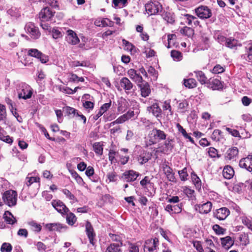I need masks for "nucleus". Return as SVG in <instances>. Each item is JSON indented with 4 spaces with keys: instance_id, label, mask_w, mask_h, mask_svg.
<instances>
[{
    "instance_id": "1",
    "label": "nucleus",
    "mask_w": 252,
    "mask_h": 252,
    "mask_svg": "<svg viewBox=\"0 0 252 252\" xmlns=\"http://www.w3.org/2000/svg\"><path fill=\"white\" fill-rule=\"evenodd\" d=\"M166 134L165 133L157 128H154L149 131L148 138L149 139V145H151L156 144L161 140H165Z\"/></svg>"
},
{
    "instance_id": "2",
    "label": "nucleus",
    "mask_w": 252,
    "mask_h": 252,
    "mask_svg": "<svg viewBox=\"0 0 252 252\" xmlns=\"http://www.w3.org/2000/svg\"><path fill=\"white\" fill-rule=\"evenodd\" d=\"M19 98L29 99L32 94V89L31 86L25 83H21L17 89Z\"/></svg>"
},
{
    "instance_id": "3",
    "label": "nucleus",
    "mask_w": 252,
    "mask_h": 252,
    "mask_svg": "<svg viewBox=\"0 0 252 252\" xmlns=\"http://www.w3.org/2000/svg\"><path fill=\"white\" fill-rule=\"evenodd\" d=\"M2 198L5 204L9 207L14 206L17 203V193L13 190H8L3 193Z\"/></svg>"
},
{
    "instance_id": "4",
    "label": "nucleus",
    "mask_w": 252,
    "mask_h": 252,
    "mask_svg": "<svg viewBox=\"0 0 252 252\" xmlns=\"http://www.w3.org/2000/svg\"><path fill=\"white\" fill-rule=\"evenodd\" d=\"M145 8L149 15H153L161 11L162 5L157 0L150 1L145 4Z\"/></svg>"
},
{
    "instance_id": "5",
    "label": "nucleus",
    "mask_w": 252,
    "mask_h": 252,
    "mask_svg": "<svg viewBox=\"0 0 252 252\" xmlns=\"http://www.w3.org/2000/svg\"><path fill=\"white\" fill-rule=\"evenodd\" d=\"M25 30L33 39H38L40 36L38 27H36L33 23H27L25 25Z\"/></svg>"
},
{
    "instance_id": "6",
    "label": "nucleus",
    "mask_w": 252,
    "mask_h": 252,
    "mask_svg": "<svg viewBox=\"0 0 252 252\" xmlns=\"http://www.w3.org/2000/svg\"><path fill=\"white\" fill-rule=\"evenodd\" d=\"M55 12L50 8L45 7L39 13V17L42 22L48 21L54 15Z\"/></svg>"
},
{
    "instance_id": "7",
    "label": "nucleus",
    "mask_w": 252,
    "mask_h": 252,
    "mask_svg": "<svg viewBox=\"0 0 252 252\" xmlns=\"http://www.w3.org/2000/svg\"><path fill=\"white\" fill-rule=\"evenodd\" d=\"M197 16L201 19H207L212 16L211 10L206 6H201L195 9Z\"/></svg>"
},
{
    "instance_id": "8",
    "label": "nucleus",
    "mask_w": 252,
    "mask_h": 252,
    "mask_svg": "<svg viewBox=\"0 0 252 252\" xmlns=\"http://www.w3.org/2000/svg\"><path fill=\"white\" fill-rule=\"evenodd\" d=\"M158 245V238L148 239L145 241L144 246V252H153L156 250Z\"/></svg>"
},
{
    "instance_id": "9",
    "label": "nucleus",
    "mask_w": 252,
    "mask_h": 252,
    "mask_svg": "<svg viewBox=\"0 0 252 252\" xmlns=\"http://www.w3.org/2000/svg\"><path fill=\"white\" fill-rule=\"evenodd\" d=\"M230 214L229 209L226 207H222L217 209L213 213L214 217L220 220H224Z\"/></svg>"
},
{
    "instance_id": "10",
    "label": "nucleus",
    "mask_w": 252,
    "mask_h": 252,
    "mask_svg": "<svg viewBox=\"0 0 252 252\" xmlns=\"http://www.w3.org/2000/svg\"><path fill=\"white\" fill-rule=\"evenodd\" d=\"M139 173L133 170L125 171L122 175L121 179L126 182L135 181L139 176Z\"/></svg>"
},
{
    "instance_id": "11",
    "label": "nucleus",
    "mask_w": 252,
    "mask_h": 252,
    "mask_svg": "<svg viewBox=\"0 0 252 252\" xmlns=\"http://www.w3.org/2000/svg\"><path fill=\"white\" fill-rule=\"evenodd\" d=\"M65 40L69 44L72 45H76L80 42V39L77 34L71 30L67 31Z\"/></svg>"
},
{
    "instance_id": "12",
    "label": "nucleus",
    "mask_w": 252,
    "mask_h": 252,
    "mask_svg": "<svg viewBox=\"0 0 252 252\" xmlns=\"http://www.w3.org/2000/svg\"><path fill=\"white\" fill-rule=\"evenodd\" d=\"M51 203L52 206L62 215H64L69 212L68 208L60 200H53Z\"/></svg>"
},
{
    "instance_id": "13",
    "label": "nucleus",
    "mask_w": 252,
    "mask_h": 252,
    "mask_svg": "<svg viewBox=\"0 0 252 252\" xmlns=\"http://www.w3.org/2000/svg\"><path fill=\"white\" fill-rule=\"evenodd\" d=\"M239 165L251 172L252 171V155H249L247 157L241 159L239 161Z\"/></svg>"
},
{
    "instance_id": "14",
    "label": "nucleus",
    "mask_w": 252,
    "mask_h": 252,
    "mask_svg": "<svg viewBox=\"0 0 252 252\" xmlns=\"http://www.w3.org/2000/svg\"><path fill=\"white\" fill-rule=\"evenodd\" d=\"M127 74L129 78L137 85L143 82L142 77L137 73L134 69H130L127 71Z\"/></svg>"
},
{
    "instance_id": "15",
    "label": "nucleus",
    "mask_w": 252,
    "mask_h": 252,
    "mask_svg": "<svg viewBox=\"0 0 252 252\" xmlns=\"http://www.w3.org/2000/svg\"><path fill=\"white\" fill-rule=\"evenodd\" d=\"M86 231L90 243L93 246L94 245L95 243L94 240L95 234L90 222L88 221L86 224Z\"/></svg>"
},
{
    "instance_id": "16",
    "label": "nucleus",
    "mask_w": 252,
    "mask_h": 252,
    "mask_svg": "<svg viewBox=\"0 0 252 252\" xmlns=\"http://www.w3.org/2000/svg\"><path fill=\"white\" fill-rule=\"evenodd\" d=\"M121 86L125 90L126 93L128 94L132 88L133 84L126 77H123L120 80Z\"/></svg>"
},
{
    "instance_id": "17",
    "label": "nucleus",
    "mask_w": 252,
    "mask_h": 252,
    "mask_svg": "<svg viewBox=\"0 0 252 252\" xmlns=\"http://www.w3.org/2000/svg\"><path fill=\"white\" fill-rule=\"evenodd\" d=\"M212 207V204L211 202L208 201L203 204L198 205L196 210H198L200 213L207 214L211 211Z\"/></svg>"
},
{
    "instance_id": "18",
    "label": "nucleus",
    "mask_w": 252,
    "mask_h": 252,
    "mask_svg": "<svg viewBox=\"0 0 252 252\" xmlns=\"http://www.w3.org/2000/svg\"><path fill=\"white\" fill-rule=\"evenodd\" d=\"M246 53L242 55V58L252 63V42L249 43L245 47Z\"/></svg>"
},
{
    "instance_id": "19",
    "label": "nucleus",
    "mask_w": 252,
    "mask_h": 252,
    "mask_svg": "<svg viewBox=\"0 0 252 252\" xmlns=\"http://www.w3.org/2000/svg\"><path fill=\"white\" fill-rule=\"evenodd\" d=\"M137 86L140 89L142 96L146 97L149 96L151 93V89L148 83L146 82L144 84L139 83Z\"/></svg>"
},
{
    "instance_id": "20",
    "label": "nucleus",
    "mask_w": 252,
    "mask_h": 252,
    "mask_svg": "<svg viewBox=\"0 0 252 252\" xmlns=\"http://www.w3.org/2000/svg\"><path fill=\"white\" fill-rule=\"evenodd\" d=\"M163 171L169 181L172 182H176V178L172 168L169 166L165 165L163 167Z\"/></svg>"
},
{
    "instance_id": "21",
    "label": "nucleus",
    "mask_w": 252,
    "mask_h": 252,
    "mask_svg": "<svg viewBox=\"0 0 252 252\" xmlns=\"http://www.w3.org/2000/svg\"><path fill=\"white\" fill-rule=\"evenodd\" d=\"M238 154V150L236 147H233L229 149L225 154V159L226 160H235V158Z\"/></svg>"
},
{
    "instance_id": "22",
    "label": "nucleus",
    "mask_w": 252,
    "mask_h": 252,
    "mask_svg": "<svg viewBox=\"0 0 252 252\" xmlns=\"http://www.w3.org/2000/svg\"><path fill=\"white\" fill-rule=\"evenodd\" d=\"M122 245V242L112 243L107 248L105 252H123Z\"/></svg>"
},
{
    "instance_id": "23",
    "label": "nucleus",
    "mask_w": 252,
    "mask_h": 252,
    "mask_svg": "<svg viewBox=\"0 0 252 252\" xmlns=\"http://www.w3.org/2000/svg\"><path fill=\"white\" fill-rule=\"evenodd\" d=\"M45 226L49 231H61L62 229H65L67 228L66 226L57 223H47Z\"/></svg>"
},
{
    "instance_id": "24",
    "label": "nucleus",
    "mask_w": 252,
    "mask_h": 252,
    "mask_svg": "<svg viewBox=\"0 0 252 252\" xmlns=\"http://www.w3.org/2000/svg\"><path fill=\"white\" fill-rule=\"evenodd\" d=\"M147 110L149 113H152L153 115L157 117H158L161 114V109L157 103H154L151 106L147 107Z\"/></svg>"
},
{
    "instance_id": "25",
    "label": "nucleus",
    "mask_w": 252,
    "mask_h": 252,
    "mask_svg": "<svg viewBox=\"0 0 252 252\" xmlns=\"http://www.w3.org/2000/svg\"><path fill=\"white\" fill-rule=\"evenodd\" d=\"M222 174L224 178L230 179L234 175V171L232 167L227 165L224 167L222 171Z\"/></svg>"
},
{
    "instance_id": "26",
    "label": "nucleus",
    "mask_w": 252,
    "mask_h": 252,
    "mask_svg": "<svg viewBox=\"0 0 252 252\" xmlns=\"http://www.w3.org/2000/svg\"><path fill=\"white\" fill-rule=\"evenodd\" d=\"M220 241L222 246L226 249H229L234 244V241L229 236L220 238Z\"/></svg>"
},
{
    "instance_id": "27",
    "label": "nucleus",
    "mask_w": 252,
    "mask_h": 252,
    "mask_svg": "<svg viewBox=\"0 0 252 252\" xmlns=\"http://www.w3.org/2000/svg\"><path fill=\"white\" fill-rule=\"evenodd\" d=\"M180 32L183 35L188 37H192L194 34V30L190 27L185 26L180 30Z\"/></svg>"
},
{
    "instance_id": "28",
    "label": "nucleus",
    "mask_w": 252,
    "mask_h": 252,
    "mask_svg": "<svg viewBox=\"0 0 252 252\" xmlns=\"http://www.w3.org/2000/svg\"><path fill=\"white\" fill-rule=\"evenodd\" d=\"M4 220L8 224H13L16 222V219L9 211H6L3 215Z\"/></svg>"
},
{
    "instance_id": "29",
    "label": "nucleus",
    "mask_w": 252,
    "mask_h": 252,
    "mask_svg": "<svg viewBox=\"0 0 252 252\" xmlns=\"http://www.w3.org/2000/svg\"><path fill=\"white\" fill-rule=\"evenodd\" d=\"M242 223L252 231V218L243 216L240 218Z\"/></svg>"
},
{
    "instance_id": "30",
    "label": "nucleus",
    "mask_w": 252,
    "mask_h": 252,
    "mask_svg": "<svg viewBox=\"0 0 252 252\" xmlns=\"http://www.w3.org/2000/svg\"><path fill=\"white\" fill-rule=\"evenodd\" d=\"M195 76L201 84H204L207 82V78L202 71H195Z\"/></svg>"
},
{
    "instance_id": "31",
    "label": "nucleus",
    "mask_w": 252,
    "mask_h": 252,
    "mask_svg": "<svg viewBox=\"0 0 252 252\" xmlns=\"http://www.w3.org/2000/svg\"><path fill=\"white\" fill-rule=\"evenodd\" d=\"M93 149L95 153L98 155L101 156L103 154V144L101 142H95L93 144Z\"/></svg>"
},
{
    "instance_id": "32",
    "label": "nucleus",
    "mask_w": 252,
    "mask_h": 252,
    "mask_svg": "<svg viewBox=\"0 0 252 252\" xmlns=\"http://www.w3.org/2000/svg\"><path fill=\"white\" fill-rule=\"evenodd\" d=\"M184 84L186 87L190 89L195 88L197 85V82L196 80L193 78L188 79H185L184 80Z\"/></svg>"
},
{
    "instance_id": "33",
    "label": "nucleus",
    "mask_w": 252,
    "mask_h": 252,
    "mask_svg": "<svg viewBox=\"0 0 252 252\" xmlns=\"http://www.w3.org/2000/svg\"><path fill=\"white\" fill-rule=\"evenodd\" d=\"M64 215H66V219L67 223L71 225H73L76 221V218L74 214L71 212H67L65 213Z\"/></svg>"
},
{
    "instance_id": "34",
    "label": "nucleus",
    "mask_w": 252,
    "mask_h": 252,
    "mask_svg": "<svg viewBox=\"0 0 252 252\" xmlns=\"http://www.w3.org/2000/svg\"><path fill=\"white\" fill-rule=\"evenodd\" d=\"M122 42L124 46L125 50L130 52L131 53L135 52V48L131 43L124 39L122 40Z\"/></svg>"
},
{
    "instance_id": "35",
    "label": "nucleus",
    "mask_w": 252,
    "mask_h": 252,
    "mask_svg": "<svg viewBox=\"0 0 252 252\" xmlns=\"http://www.w3.org/2000/svg\"><path fill=\"white\" fill-rule=\"evenodd\" d=\"M150 155L149 153H143L138 158V161L141 164L147 162L150 159Z\"/></svg>"
},
{
    "instance_id": "36",
    "label": "nucleus",
    "mask_w": 252,
    "mask_h": 252,
    "mask_svg": "<svg viewBox=\"0 0 252 252\" xmlns=\"http://www.w3.org/2000/svg\"><path fill=\"white\" fill-rule=\"evenodd\" d=\"M192 182L197 189H200L201 187V182L200 178L195 173L191 174Z\"/></svg>"
},
{
    "instance_id": "37",
    "label": "nucleus",
    "mask_w": 252,
    "mask_h": 252,
    "mask_svg": "<svg viewBox=\"0 0 252 252\" xmlns=\"http://www.w3.org/2000/svg\"><path fill=\"white\" fill-rule=\"evenodd\" d=\"M239 239L242 245L246 246L249 244L250 241L249 236L247 234L245 233L241 234L239 236Z\"/></svg>"
},
{
    "instance_id": "38",
    "label": "nucleus",
    "mask_w": 252,
    "mask_h": 252,
    "mask_svg": "<svg viewBox=\"0 0 252 252\" xmlns=\"http://www.w3.org/2000/svg\"><path fill=\"white\" fill-rule=\"evenodd\" d=\"M173 141L172 139L168 137V138H166L165 141L164 143V146H165L164 151L166 152H168L169 151H171V150L173 148Z\"/></svg>"
},
{
    "instance_id": "39",
    "label": "nucleus",
    "mask_w": 252,
    "mask_h": 252,
    "mask_svg": "<svg viewBox=\"0 0 252 252\" xmlns=\"http://www.w3.org/2000/svg\"><path fill=\"white\" fill-rule=\"evenodd\" d=\"M28 224L32 227L34 231L39 232L41 230V225L36 222L35 221H31L28 222Z\"/></svg>"
},
{
    "instance_id": "40",
    "label": "nucleus",
    "mask_w": 252,
    "mask_h": 252,
    "mask_svg": "<svg viewBox=\"0 0 252 252\" xmlns=\"http://www.w3.org/2000/svg\"><path fill=\"white\" fill-rule=\"evenodd\" d=\"M171 56L175 61H180L182 60L183 57L182 53L176 50H172L171 52Z\"/></svg>"
},
{
    "instance_id": "41",
    "label": "nucleus",
    "mask_w": 252,
    "mask_h": 252,
    "mask_svg": "<svg viewBox=\"0 0 252 252\" xmlns=\"http://www.w3.org/2000/svg\"><path fill=\"white\" fill-rule=\"evenodd\" d=\"M63 194L67 197L69 199L71 200V203H73L75 202H77V200L76 198L74 196V195L71 193V192L67 189H63Z\"/></svg>"
},
{
    "instance_id": "42",
    "label": "nucleus",
    "mask_w": 252,
    "mask_h": 252,
    "mask_svg": "<svg viewBox=\"0 0 252 252\" xmlns=\"http://www.w3.org/2000/svg\"><path fill=\"white\" fill-rule=\"evenodd\" d=\"M238 45V41L234 38H229L226 40V46L230 48H233Z\"/></svg>"
},
{
    "instance_id": "43",
    "label": "nucleus",
    "mask_w": 252,
    "mask_h": 252,
    "mask_svg": "<svg viewBox=\"0 0 252 252\" xmlns=\"http://www.w3.org/2000/svg\"><path fill=\"white\" fill-rule=\"evenodd\" d=\"M213 230L218 235L224 234L226 229L220 227L218 224H214L212 227Z\"/></svg>"
},
{
    "instance_id": "44",
    "label": "nucleus",
    "mask_w": 252,
    "mask_h": 252,
    "mask_svg": "<svg viewBox=\"0 0 252 252\" xmlns=\"http://www.w3.org/2000/svg\"><path fill=\"white\" fill-rule=\"evenodd\" d=\"M128 119L126 114L121 116L117 118L115 121L111 123V125H114L118 124H122L126 121H127Z\"/></svg>"
},
{
    "instance_id": "45",
    "label": "nucleus",
    "mask_w": 252,
    "mask_h": 252,
    "mask_svg": "<svg viewBox=\"0 0 252 252\" xmlns=\"http://www.w3.org/2000/svg\"><path fill=\"white\" fill-rule=\"evenodd\" d=\"M184 16L185 17L186 23L189 26H191L192 25V21L196 19V17L189 14H184Z\"/></svg>"
},
{
    "instance_id": "46",
    "label": "nucleus",
    "mask_w": 252,
    "mask_h": 252,
    "mask_svg": "<svg viewBox=\"0 0 252 252\" xmlns=\"http://www.w3.org/2000/svg\"><path fill=\"white\" fill-rule=\"evenodd\" d=\"M37 59L39 60L42 63H45L48 62L49 61L48 56L43 54L42 53L39 51V54H37L36 56L35 57Z\"/></svg>"
},
{
    "instance_id": "47",
    "label": "nucleus",
    "mask_w": 252,
    "mask_h": 252,
    "mask_svg": "<svg viewBox=\"0 0 252 252\" xmlns=\"http://www.w3.org/2000/svg\"><path fill=\"white\" fill-rule=\"evenodd\" d=\"M112 2L115 7H123L126 5L127 0H113Z\"/></svg>"
},
{
    "instance_id": "48",
    "label": "nucleus",
    "mask_w": 252,
    "mask_h": 252,
    "mask_svg": "<svg viewBox=\"0 0 252 252\" xmlns=\"http://www.w3.org/2000/svg\"><path fill=\"white\" fill-rule=\"evenodd\" d=\"M178 173L182 181H185L187 180L188 174L186 168H184L183 170L179 171Z\"/></svg>"
},
{
    "instance_id": "49",
    "label": "nucleus",
    "mask_w": 252,
    "mask_h": 252,
    "mask_svg": "<svg viewBox=\"0 0 252 252\" xmlns=\"http://www.w3.org/2000/svg\"><path fill=\"white\" fill-rule=\"evenodd\" d=\"M26 180V185L27 187H29L33 183L39 182V178L35 177H27Z\"/></svg>"
},
{
    "instance_id": "50",
    "label": "nucleus",
    "mask_w": 252,
    "mask_h": 252,
    "mask_svg": "<svg viewBox=\"0 0 252 252\" xmlns=\"http://www.w3.org/2000/svg\"><path fill=\"white\" fill-rule=\"evenodd\" d=\"M12 248L10 244L4 243L1 247L0 251L1 252H11Z\"/></svg>"
},
{
    "instance_id": "51",
    "label": "nucleus",
    "mask_w": 252,
    "mask_h": 252,
    "mask_svg": "<svg viewBox=\"0 0 252 252\" xmlns=\"http://www.w3.org/2000/svg\"><path fill=\"white\" fill-rule=\"evenodd\" d=\"M183 189L184 193L186 194L188 197H192L193 196L194 193V190L187 187H184Z\"/></svg>"
},
{
    "instance_id": "52",
    "label": "nucleus",
    "mask_w": 252,
    "mask_h": 252,
    "mask_svg": "<svg viewBox=\"0 0 252 252\" xmlns=\"http://www.w3.org/2000/svg\"><path fill=\"white\" fill-rule=\"evenodd\" d=\"M221 131L219 129H215L214 130L212 134V138L215 140L219 141L220 138V134Z\"/></svg>"
},
{
    "instance_id": "53",
    "label": "nucleus",
    "mask_w": 252,
    "mask_h": 252,
    "mask_svg": "<svg viewBox=\"0 0 252 252\" xmlns=\"http://www.w3.org/2000/svg\"><path fill=\"white\" fill-rule=\"evenodd\" d=\"M63 110L67 115L73 114L75 115L76 113H77V110L76 109L69 106L63 107Z\"/></svg>"
},
{
    "instance_id": "54",
    "label": "nucleus",
    "mask_w": 252,
    "mask_h": 252,
    "mask_svg": "<svg viewBox=\"0 0 252 252\" xmlns=\"http://www.w3.org/2000/svg\"><path fill=\"white\" fill-rule=\"evenodd\" d=\"M224 68L219 64H217L214 66L212 70L213 73L218 74L222 73L224 71Z\"/></svg>"
},
{
    "instance_id": "55",
    "label": "nucleus",
    "mask_w": 252,
    "mask_h": 252,
    "mask_svg": "<svg viewBox=\"0 0 252 252\" xmlns=\"http://www.w3.org/2000/svg\"><path fill=\"white\" fill-rule=\"evenodd\" d=\"M201 40L204 43V48L207 49L209 47V38L204 34L201 36Z\"/></svg>"
},
{
    "instance_id": "56",
    "label": "nucleus",
    "mask_w": 252,
    "mask_h": 252,
    "mask_svg": "<svg viewBox=\"0 0 252 252\" xmlns=\"http://www.w3.org/2000/svg\"><path fill=\"white\" fill-rule=\"evenodd\" d=\"M107 21H109V19H102L101 20L95 21L94 24L98 27H105L107 25Z\"/></svg>"
},
{
    "instance_id": "57",
    "label": "nucleus",
    "mask_w": 252,
    "mask_h": 252,
    "mask_svg": "<svg viewBox=\"0 0 252 252\" xmlns=\"http://www.w3.org/2000/svg\"><path fill=\"white\" fill-rule=\"evenodd\" d=\"M6 117V110L5 106L0 104V121L3 120Z\"/></svg>"
},
{
    "instance_id": "58",
    "label": "nucleus",
    "mask_w": 252,
    "mask_h": 252,
    "mask_svg": "<svg viewBox=\"0 0 252 252\" xmlns=\"http://www.w3.org/2000/svg\"><path fill=\"white\" fill-rule=\"evenodd\" d=\"M194 247L198 252H203V249L201 243L199 241H195L193 243Z\"/></svg>"
},
{
    "instance_id": "59",
    "label": "nucleus",
    "mask_w": 252,
    "mask_h": 252,
    "mask_svg": "<svg viewBox=\"0 0 252 252\" xmlns=\"http://www.w3.org/2000/svg\"><path fill=\"white\" fill-rule=\"evenodd\" d=\"M208 152L209 155L212 158H215L218 155L217 150L213 147L209 148Z\"/></svg>"
},
{
    "instance_id": "60",
    "label": "nucleus",
    "mask_w": 252,
    "mask_h": 252,
    "mask_svg": "<svg viewBox=\"0 0 252 252\" xmlns=\"http://www.w3.org/2000/svg\"><path fill=\"white\" fill-rule=\"evenodd\" d=\"M38 54H39V51H38L36 49H30L28 50V55L32 56V57H33L34 58Z\"/></svg>"
},
{
    "instance_id": "61",
    "label": "nucleus",
    "mask_w": 252,
    "mask_h": 252,
    "mask_svg": "<svg viewBox=\"0 0 252 252\" xmlns=\"http://www.w3.org/2000/svg\"><path fill=\"white\" fill-rule=\"evenodd\" d=\"M173 214H178L182 211V205H172Z\"/></svg>"
},
{
    "instance_id": "62",
    "label": "nucleus",
    "mask_w": 252,
    "mask_h": 252,
    "mask_svg": "<svg viewBox=\"0 0 252 252\" xmlns=\"http://www.w3.org/2000/svg\"><path fill=\"white\" fill-rule=\"evenodd\" d=\"M226 130L232 136L234 137H238L239 136V132L236 129H233L229 127H226Z\"/></svg>"
},
{
    "instance_id": "63",
    "label": "nucleus",
    "mask_w": 252,
    "mask_h": 252,
    "mask_svg": "<svg viewBox=\"0 0 252 252\" xmlns=\"http://www.w3.org/2000/svg\"><path fill=\"white\" fill-rule=\"evenodd\" d=\"M111 105V102H110L109 103H104L102 106L100 107L99 110L104 114L106 111H107L108 109L110 108Z\"/></svg>"
},
{
    "instance_id": "64",
    "label": "nucleus",
    "mask_w": 252,
    "mask_h": 252,
    "mask_svg": "<svg viewBox=\"0 0 252 252\" xmlns=\"http://www.w3.org/2000/svg\"><path fill=\"white\" fill-rule=\"evenodd\" d=\"M242 102L244 105L247 106L252 102V99L248 96H245L242 97Z\"/></svg>"
}]
</instances>
